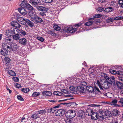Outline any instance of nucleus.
Segmentation results:
<instances>
[{
    "mask_svg": "<svg viewBox=\"0 0 123 123\" xmlns=\"http://www.w3.org/2000/svg\"><path fill=\"white\" fill-rule=\"evenodd\" d=\"M103 80L105 81V82L102 84V86H101V83H100L98 80H97V83L101 89L104 91L103 88L106 89L109 88L110 87V84L107 82H105V80H104V79H103Z\"/></svg>",
    "mask_w": 123,
    "mask_h": 123,
    "instance_id": "f257e3e1",
    "label": "nucleus"
},
{
    "mask_svg": "<svg viewBox=\"0 0 123 123\" xmlns=\"http://www.w3.org/2000/svg\"><path fill=\"white\" fill-rule=\"evenodd\" d=\"M66 116L71 119L74 117L76 115L75 111H73L69 110L65 114Z\"/></svg>",
    "mask_w": 123,
    "mask_h": 123,
    "instance_id": "f03ea898",
    "label": "nucleus"
},
{
    "mask_svg": "<svg viewBox=\"0 0 123 123\" xmlns=\"http://www.w3.org/2000/svg\"><path fill=\"white\" fill-rule=\"evenodd\" d=\"M63 29L65 32H69L71 33L74 32L77 30V29L76 28H72L71 27H68V26H66L64 28H63Z\"/></svg>",
    "mask_w": 123,
    "mask_h": 123,
    "instance_id": "7ed1b4c3",
    "label": "nucleus"
},
{
    "mask_svg": "<svg viewBox=\"0 0 123 123\" xmlns=\"http://www.w3.org/2000/svg\"><path fill=\"white\" fill-rule=\"evenodd\" d=\"M65 111L63 109H60L57 111L55 113V115L56 116L61 117L65 113Z\"/></svg>",
    "mask_w": 123,
    "mask_h": 123,
    "instance_id": "20e7f679",
    "label": "nucleus"
},
{
    "mask_svg": "<svg viewBox=\"0 0 123 123\" xmlns=\"http://www.w3.org/2000/svg\"><path fill=\"white\" fill-rule=\"evenodd\" d=\"M36 8L38 10L42 12H46L49 9L48 8L42 6H37L36 7Z\"/></svg>",
    "mask_w": 123,
    "mask_h": 123,
    "instance_id": "39448f33",
    "label": "nucleus"
},
{
    "mask_svg": "<svg viewBox=\"0 0 123 123\" xmlns=\"http://www.w3.org/2000/svg\"><path fill=\"white\" fill-rule=\"evenodd\" d=\"M28 14L30 16L31 18V20L33 22H34V19L37 16L32 11H29Z\"/></svg>",
    "mask_w": 123,
    "mask_h": 123,
    "instance_id": "423d86ee",
    "label": "nucleus"
},
{
    "mask_svg": "<svg viewBox=\"0 0 123 123\" xmlns=\"http://www.w3.org/2000/svg\"><path fill=\"white\" fill-rule=\"evenodd\" d=\"M39 0H30L29 2L34 7H36L39 5Z\"/></svg>",
    "mask_w": 123,
    "mask_h": 123,
    "instance_id": "0eeeda50",
    "label": "nucleus"
},
{
    "mask_svg": "<svg viewBox=\"0 0 123 123\" xmlns=\"http://www.w3.org/2000/svg\"><path fill=\"white\" fill-rule=\"evenodd\" d=\"M101 76L104 77L105 79L106 80L107 82L108 83L111 84L112 83V81L111 80V78H110L108 76H107V74L105 73H103L101 74Z\"/></svg>",
    "mask_w": 123,
    "mask_h": 123,
    "instance_id": "6e6552de",
    "label": "nucleus"
},
{
    "mask_svg": "<svg viewBox=\"0 0 123 123\" xmlns=\"http://www.w3.org/2000/svg\"><path fill=\"white\" fill-rule=\"evenodd\" d=\"M103 111L102 110H99L98 111V112L97 113L99 116V119L100 120H103L104 118L105 117L103 115Z\"/></svg>",
    "mask_w": 123,
    "mask_h": 123,
    "instance_id": "1a4fd4ad",
    "label": "nucleus"
},
{
    "mask_svg": "<svg viewBox=\"0 0 123 123\" xmlns=\"http://www.w3.org/2000/svg\"><path fill=\"white\" fill-rule=\"evenodd\" d=\"M18 20L21 24L25 25L26 23L27 19H25V18L23 17H19L18 18Z\"/></svg>",
    "mask_w": 123,
    "mask_h": 123,
    "instance_id": "9d476101",
    "label": "nucleus"
},
{
    "mask_svg": "<svg viewBox=\"0 0 123 123\" xmlns=\"http://www.w3.org/2000/svg\"><path fill=\"white\" fill-rule=\"evenodd\" d=\"M62 104L61 103L58 104L57 106H55L54 107L52 108H51L50 109H48V112L51 113L52 112L54 113L56 111V109L57 108H58L60 106V105Z\"/></svg>",
    "mask_w": 123,
    "mask_h": 123,
    "instance_id": "9b49d317",
    "label": "nucleus"
},
{
    "mask_svg": "<svg viewBox=\"0 0 123 123\" xmlns=\"http://www.w3.org/2000/svg\"><path fill=\"white\" fill-rule=\"evenodd\" d=\"M2 47L3 48V49L7 50L8 51H11V49L9 46L8 45L7 43H4L2 44Z\"/></svg>",
    "mask_w": 123,
    "mask_h": 123,
    "instance_id": "f8f14e48",
    "label": "nucleus"
},
{
    "mask_svg": "<svg viewBox=\"0 0 123 123\" xmlns=\"http://www.w3.org/2000/svg\"><path fill=\"white\" fill-rule=\"evenodd\" d=\"M18 11L21 14L24 15H25L27 13L26 11L23 7L19 8Z\"/></svg>",
    "mask_w": 123,
    "mask_h": 123,
    "instance_id": "ddd939ff",
    "label": "nucleus"
},
{
    "mask_svg": "<svg viewBox=\"0 0 123 123\" xmlns=\"http://www.w3.org/2000/svg\"><path fill=\"white\" fill-rule=\"evenodd\" d=\"M98 114L97 113L93 112L91 115V118L94 120L99 118V116Z\"/></svg>",
    "mask_w": 123,
    "mask_h": 123,
    "instance_id": "4468645a",
    "label": "nucleus"
},
{
    "mask_svg": "<svg viewBox=\"0 0 123 123\" xmlns=\"http://www.w3.org/2000/svg\"><path fill=\"white\" fill-rule=\"evenodd\" d=\"M11 25L14 27L17 28H20V25L16 22H12L11 23Z\"/></svg>",
    "mask_w": 123,
    "mask_h": 123,
    "instance_id": "2eb2a0df",
    "label": "nucleus"
},
{
    "mask_svg": "<svg viewBox=\"0 0 123 123\" xmlns=\"http://www.w3.org/2000/svg\"><path fill=\"white\" fill-rule=\"evenodd\" d=\"M78 90L81 92L83 93H85L86 91V89L83 86H79L77 87Z\"/></svg>",
    "mask_w": 123,
    "mask_h": 123,
    "instance_id": "dca6fc26",
    "label": "nucleus"
},
{
    "mask_svg": "<svg viewBox=\"0 0 123 123\" xmlns=\"http://www.w3.org/2000/svg\"><path fill=\"white\" fill-rule=\"evenodd\" d=\"M43 21V20L40 17L37 16L34 19V23L37 22V23H41Z\"/></svg>",
    "mask_w": 123,
    "mask_h": 123,
    "instance_id": "f3484780",
    "label": "nucleus"
},
{
    "mask_svg": "<svg viewBox=\"0 0 123 123\" xmlns=\"http://www.w3.org/2000/svg\"><path fill=\"white\" fill-rule=\"evenodd\" d=\"M61 92L63 93V95H64L65 97H69L70 95L69 94V92L67 90L63 89L62 90Z\"/></svg>",
    "mask_w": 123,
    "mask_h": 123,
    "instance_id": "a211bd4d",
    "label": "nucleus"
},
{
    "mask_svg": "<svg viewBox=\"0 0 123 123\" xmlns=\"http://www.w3.org/2000/svg\"><path fill=\"white\" fill-rule=\"evenodd\" d=\"M19 42L22 44L25 45L27 42V41L25 38H22L19 39Z\"/></svg>",
    "mask_w": 123,
    "mask_h": 123,
    "instance_id": "6ab92c4d",
    "label": "nucleus"
},
{
    "mask_svg": "<svg viewBox=\"0 0 123 123\" xmlns=\"http://www.w3.org/2000/svg\"><path fill=\"white\" fill-rule=\"evenodd\" d=\"M92 113V110L91 109L88 108L86 110V115L91 116Z\"/></svg>",
    "mask_w": 123,
    "mask_h": 123,
    "instance_id": "aec40b11",
    "label": "nucleus"
},
{
    "mask_svg": "<svg viewBox=\"0 0 123 123\" xmlns=\"http://www.w3.org/2000/svg\"><path fill=\"white\" fill-rule=\"evenodd\" d=\"M40 115H39L37 111L36 112L31 116V117L34 119H36L39 118Z\"/></svg>",
    "mask_w": 123,
    "mask_h": 123,
    "instance_id": "412c9836",
    "label": "nucleus"
},
{
    "mask_svg": "<svg viewBox=\"0 0 123 123\" xmlns=\"http://www.w3.org/2000/svg\"><path fill=\"white\" fill-rule=\"evenodd\" d=\"M11 30L12 34H14L15 35H17L18 34L19 29L15 28H14L12 30Z\"/></svg>",
    "mask_w": 123,
    "mask_h": 123,
    "instance_id": "4be33fe9",
    "label": "nucleus"
},
{
    "mask_svg": "<svg viewBox=\"0 0 123 123\" xmlns=\"http://www.w3.org/2000/svg\"><path fill=\"white\" fill-rule=\"evenodd\" d=\"M86 89L88 91L91 92L94 91V89L92 86H87L86 87Z\"/></svg>",
    "mask_w": 123,
    "mask_h": 123,
    "instance_id": "5701e85b",
    "label": "nucleus"
},
{
    "mask_svg": "<svg viewBox=\"0 0 123 123\" xmlns=\"http://www.w3.org/2000/svg\"><path fill=\"white\" fill-rule=\"evenodd\" d=\"M83 115L84 112L81 110L78 111L77 116L78 117L80 118H81L83 117Z\"/></svg>",
    "mask_w": 123,
    "mask_h": 123,
    "instance_id": "b1692460",
    "label": "nucleus"
},
{
    "mask_svg": "<svg viewBox=\"0 0 123 123\" xmlns=\"http://www.w3.org/2000/svg\"><path fill=\"white\" fill-rule=\"evenodd\" d=\"M28 116L27 114H26L21 119V122H24L25 123L27 122V119H28Z\"/></svg>",
    "mask_w": 123,
    "mask_h": 123,
    "instance_id": "393cba45",
    "label": "nucleus"
},
{
    "mask_svg": "<svg viewBox=\"0 0 123 123\" xmlns=\"http://www.w3.org/2000/svg\"><path fill=\"white\" fill-rule=\"evenodd\" d=\"M116 84L118 87L121 89L123 88V84L121 83L118 81H117L116 82Z\"/></svg>",
    "mask_w": 123,
    "mask_h": 123,
    "instance_id": "a878e982",
    "label": "nucleus"
},
{
    "mask_svg": "<svg viewBox=\"0 0 123 123\" xmlns=\"http://www.w3.org/2000/svg\"><path fill=\"white\" fill-rule=\"evenodd\" d=\"M7 50H8L4 49H2L0 51L1 54L4 56L6 55Z\"/></svg>",
    "mask_w": 123,
    "mask_h": 123,
    "instance_id": "bb28decb",
    "label": "nucleus"
},
{
    "mask_svg": "<svg viewBox=\"0 0 123 123\" xmlns=\"http://www.w3.org/2000/svg\"><path fill=\"white\" fill-rule=\"evenodd\" d=\"M43 94L46 96H49L51 95L52 93L50 92L45 91L43 92Z\"/></svg>",
    "mask_w": 123,
    "mask_h": 123,
    "instance_id": "cd10ccee",
    "label": "nucleus"
},
{
    "mask_svg": "<svg viewBox=\"0 0 123 123\" xmlns=\"http://www.w3.org/2000/svg\"><path fill=\"white\" fill-rule=\"evenodd\" d=\"M27 4L25 0H24L21 2V3L20 4V5L23 8L24 7L25 8Z\"/></svg>",
    "mask_w": 123,
    "mask_h": 123,
    "instance_id": "c85d7f7f",
    "label": "nucleus"
},
{
    "mask_svg": "<svg viewBox=\"0 0 123 123\" xmlns=\"http://www.w3.org/2000/svg\"><path fill=\"white\" fill-rule=\"evenodd\" d=\"M20 36L18 34L17 35H12L13 39L16 40H19L20 39Z\"/></svg>",
    "mask_w": 123,
    "mask_h": 123,
    "instance_id": "c756f323",
    "label": "nucleus"
},
{
    "mask_svg": "<svg viewBox=\"0 0 123 123\" xmlns=\"http://www.w3.org/2000/svg\"><path fill=\"white\" fill-rule=\"evenodd\" d=\"M25 8L28 9L29 10V11H32L34 9L32 6H31L30 4L28 3H27L26 5V6Z\"/></svg>",
    "mask_w": 123,
    "mask_h": 123,
    "instance_id": "7c9ffc66",
    "label": "nucleus"
},
{
    "mask_svg": "<svg viewBox=\"0 0 123 123\" xmlns=\"http://www.w3.org/2000/svg\"><path fill=\"white\" fill-rule=\"evenodd\" d=\"M39 115H40L45 114L46 112V111L45 109L42 110L37 111Z\"/></svg>",
    "mask_w": 123,
    "mask_h": 123,
    "instance_id": "2f4dec72",
    "label": "nucleus"
},
{
    "mask_svg": "<svg viewBox=\"0 0 123 123\" xmlns=\"http://www.w3.org/2000/svg\"><path fill=\"white\" fill-rule=\"evenodd\" d=\"M26 21V23L30 27H32L34 25V23L29 19H27V21Z\"/></svg>",
    "mask_w": 123,
    "mask_h": 123,
    "instance_id": "473e14b6",
    "label": "nucleus"
},
{
    "mask_svg": "<svg viewBox=\"0 0 123 123\" xmlns=\"http://www.w3.org/2000/svg\"><path fill=\"white\" fill-rule=\"evenodd\" d=\"M18 34H20L23 36H25L26 34V32L25 31L22 29H19Z\"/></svg>",
    "mask_w": 123,
    "mask_h": 123,
    "instance_id": "72a5a7b5",
    "label": "nucleus"
},
{
    "mask_svg": "<svg viewBox=\"0 0 123 123\" xmlns=\"http://www.w3.org/2000/svg\"><path fill=\"white\" fill-rule=\"evenodd\" d=\"M112 8L111 7H107L105 8V12H111Z\"/></svg>",
    "mask_w": 123,
    "mask_h": 123,
    "instance_id": "f704fd0d",
    "label": "nucleus"
},
{
    "mask_svg": "<svg viewBox=\"0 0 123 123\" xmlns=\"http://www.w3.org/2000/svg\"><path fill=\"white\" fill-rule=\"evenodd\" d=\"M114 20V19H113L112 18L108 17L106 19V21L107 23L113 22Z\"/></svg>",
    "mask_w": 123,
    "mask_h": 123,
    "instance_id": "c9c22d12",
    "label": "nucleus"
},
{
    "mask_svg": "<svg viewBox=\"0 0 123 123\" xmlns=\"http://www.w3.org/2000/svg\"><path fill=\"white\" fill-rule=\"evenodd\" d=\"M8 73L10 75L12 76H15L16 75L15 73L12 70L8 71Z\"/></svg>",
    "mask_w": 123,
    "mask_h": 123,
    "instance_id": "e433bc0d",
    "label": "nucleus"
},
{
    "mask_svg": "<svg viewBox=\"0 0 123 123\" xmlns=\"http://www.w3.org/2000/svg\"><path fill=\"white\" fill-rule=\"evenodd\" d=\"M11 30H8V31L6 30V31L5 32V34L6 36H11L12 33Z\"/></svg>",
    "mask_w": 123,
    "mask_h": 123,
    "instance_id": "4c0bfd02",
    "label": "nucleus"
},
{
    "mask_svg": "<svg viewBox=\"0 0 123 123\" xmlns=\"http://www.w3.org/2000/svg\"><path fill=\"white\" fill-rule=\"evenodd\" d=\"M10 48L11 49V50H12L13 51H15L17 49V46L16 44H15L13 47L12 46Z\"/></svg>",
    "mask_w": 123,
    "mask_h": 123,
    "instance_id": "58836bf2",
    "label": "nucleus"
},
{
    "mask_svg": "<svg viewBox=\"0 0 123 123\" xmlns=\"http://www.w3.org/2000/svg\"><path fill=\"white\" fill-rule=\"evenodd\" d=\"M69 88L71 91V92L74 93V92L75 91L76 89H75L74 87L73 86H70L69 87Z\"/></svg>",
    "mask_w": 123,
    "mask_h": 123,
    "instance_id": "ea45409f",
    "label": "nucleus"
},
{
    "mask_svg": "<svg viewBox=\"0 0 123 123\" xmlns=\"http://www.w3.org/2000/svg\"><path fill=\"white\" fill-rule=\"evenodd\" d=\"M54 29L57 31H59L60 29V27L58 25L55 24L54 26Z\"/></svg>",
    "mask_w": 123,
    "mask_h": 123,
    "instance_id": "a19ab883",
    "label": "nucleus"
},
{
    "mask_svg": "<svg viewBox=\"0 0 123 123\" xmlns=\"http://www.w3.org/2000/svg\"><path fill=\"white\" fill-rule=\"evenodd\" d=\"M21 91L23 92L27 93L29 91V89L25 88L21 89Z\"/></svg>",
    "mask_w": 123,
    "mask_h": 123,
    "instance_id": "79ce46f5",
    "label": "nucleus"
},
{
    "mask_svg": "<svg viewBox=\"0 0 123 123\" xmlns=\"http://www.w3.org/2000/svg\"><path fill=\"white\" fill-rule=\"evenodd\" d=\"M118 111L116 109L113 110L112 112V114L114 116L117 115L118 114Z\"/></svg>",
    "mask_w": 123,
    "mask_h": 123,
    "instance_id": "37998d69",
    "label": "nucleus"
},
{
    "mask_svg": "<svg viewBox=\"0 0 123 123\" xmlns=\"http://www.w3.org/2000/svg\"><path fill=\"white\" fill-rule=\"evenodd\" d=\"M40 95V93L37 92H34L32 94V96L33 97H35L38 96Z\"/></svg>",
    "mask_w": 123,
    "mask_h": 123,
    "instance_id": "c03bdc74",
    "label": "nucleus"
},
{
    "mask_svg": "<svg viewBox=\"0 0 123 123\" xmlns=\"http://www.w3.org/2000/svg\"><path fill=\"white\" fill-rule=\"evenodd\" d=\"M104 114H105V116L107 117H110V111H105V113H104Z\"/></svg>",
    "mask_w": 123,
    "mask_h": 123,
    "instance_id": "a18cd8bd",
    "label": "nucleus"
},
{
    "mask_svg": "<svg viewBox=\"0 0 123 123\" xmlns=\"http://www.w3.org/2000/svg\"><path fill=\"white\" fill-rule=\"evenodd\" d=\"M93 23V22L92 21H90L88 22L85 23V25L87 26H90L92 25Z\"/></svg>",
    "mask_w": 123,
    "mask_h": 123,
    "instance_id": "49530a36",
    "label": "nucleus"
},
{
    "mask_svg": "<svg viewBox=\"0 0 123 123\" xmlns=\"http://www.w3.org/2000/svg\"><path fill=\"white\" fill-rule=\"evenodd\" d=\"M123 18V17L122 16H118L115 17L114 18V20H121Z\"/></svg>",
    "mask_w": 123,
    "mask_h": 123,
    "instance_id": "de8ad7c7",
    "label": "nucleus"
},
{
    "mask_svg": "<svg viewBox=\"0 0 123 123\" xmlns=\"http://www.w3.org/2000/svg\"><path fill=\"white\" fill-rule=\"evenodd\" d=\"M104 10V8L102 7H99L97 8V10L99 12H101L102 11H103Z\"/></svg>",
    "mask_w": 123,
    "mask_h": 123,
    "instance_id": "09e8293b",
    "label": "nucleus"
},
{
    "mask_svg": "<svg viewBox=\"0 0 123 123\" xmlns=\"http://www.w3.org/2000/svg\"><path fill=\"white\" fill-rule=\"evenodd\" d=\"M53 1V0H43V1L44 2L46 3H50Z\"/></svg>",
    "mask_w": 123,
    "mask_h": 123,
    "instance_id": "8fccbe9b",
    "label": "nucleus"
},
{
    "mask_svg": "<svg viewBox=\"0 0 123 123\" xmlns=\"http://www.w3.org/2000/svg\"><path fill=\"white\" fill-rule=\"evenodd\" d=\"M37 39L42 42H43L44 40V39L41 37H37Z\"/></svg>",
    "mask_w": 123,
    "mask_h": 123,
    "instance_id": "3c124183",
    "label": "nucleus"
},
{
    "mask_svg": "<svg viewBox=\"0 0 123 123\" xmlns=\"http://www.w3.org/2000/svg\"><path fill=\"white\" fill-rule=\"evenodd\" d=\"M18 99L19 100L23 101L24 100L22 98L21 96L20 95H18L17 96Z\"/></svg>",
    "mask_w": 123,
    "mask_h": 123,
    "instance_id": "603ef678",
    "label": "nucleus"
},
{
    "mask_svg": "<svg viewBox=\"0 0 123 123\" xmlns=\"http://www.w3.org/2000/svg\"><path fill=\"white\" fill-rule=\"evenodd\" d=\"M13 80L15 82H17L18 81L19 79L18 77H14L13 78Z\"/></svg>",
    "mask_w": 123,
    "mask_h": 123,
    "instance_id": "864d4df0",
    "label": "nucleus"
},
{
    "mask_svg": "<svg viewBox=\"0 0 123 123\" xmlns=\"http://www.w3.org/2000/svg\"><path fill=\"white\" fill-rule=\"evenodd\" d=\"M94 70L92 68H90L89 70V72L90 74H93Z\"/></svg>",
    "mask_w": 123,
    "mask_h": 123,
    "instance_id": "5fc2aeb1",
    "label": "nucleus"
},
{
    "mask_svg": "<svg viewBox=\"0 0 123 123\" xmlns=\"http://www.w3.org/2000/svg\"><path fill=\"white\" fill-rule=\"evenodd\" d=\"M118 123L117 119L116 118H114L112 120V122L111 123Z\"/></svg>",
    "mask_w": 123,
    "mask_h": 123,
    "instance_id": "6e6d98bb",
    "label": "nucleus"
},
{
    "mask_svg": "<svg viewBox=\"0 0 123 123\" xmlns=\"http://www.w3.org/2000/svg\"><path fill=\"white\" fill-rule=\"evenodd\" d=\"M80 84L82 86H86L87 85V83L85 81H82Z\"/></svg>",
    "mask_w": 123,
    "mask_h": 123,
    "instance_id": "4d7b16f0",
    "label": "nucleus"
},
{
    "mask_svg": "<svg viewBox=\"0 0 123 123\" xmlns=\"http://www.w3.org/2000/svg\"><path fill=\"white\" fill-rule=\"evenodd\" d=\"M5 59L7 63H9L10 61V59L7 57H6L5 58Z\"/></svg>",
    "mask_w": 123,
    "mask_h": 123,
    "instance_id": "13d9d810",
    "label": "nucleus"
},
{
    "mask_svg": "<svg viewBox=\"0 0 123 123\" xmlns=\"http://www.w3.org/2000/svg\"><path fill=\"white\" fill-rule=\"evenodd\" d=\"M102 16V15L101 14H97L95 15V17L96 18H99Z\"/></svg>",
    "mask_w": 123,
    "mask_h": 123,
    "instance_id": "bf43d9fd",
    "label": "nucleus"
},
{
    "mask_svg": "<svg viewBox=\"0 0 123 123\" xmlns=\"http://www.w3.org/2000/svg\"><path fill=\"white\" fill-rule=\"evenodd\" d=\"M118 2L119 4L122 5L123 4V0H119Z\"/></svg>",
    "mask_w": 123,
    "mask_h": 123,
    "instance_id": "052dcab7",
    "label": "nucleus"
},
{
    "mask_svg": "<svg viewBox=\"0 0 123 123\" xmlns=\"http://www.w3.org/2000/svg\"><path fill=\"white\" fill-rule=\"evenodd\" d=\"M16 87L18 88H20L21 87V86L20 84L17 83L16 85Z\"/></svg>",
    "mask_w": 123,
    "mask_h": 123,
    "instance_id": "680f3d73",
    "label": "nucleus"
},
{
    "mask_svg": "<svg viewBox=\"0 0 123 123\" xmlns=\"http://www.w3.org/2000/svg\"><path fill=\"white\" fill-rule=\"evenodd\" d=\"M89 106H92V107H93V106H97V107H98V106H99V105H95V104H91L90 105H89Z\"/></svg>",
    "mask_w": 123,
    "mask_h": 123,
    "instance_id": "e2e57ef3",
    "label": "nucleus"
},
{
    "mask_svg": "<svg viewBox=\"0 0 123 123\" xmlns=\"http://www.w3.org/2000/svg\"><path fill=\"white\" fill-rule=\"evenodd\" d=\"M117 101L116 99H114L112 101V103L113 104H116L117 103Z\"/></svg>",
    "mask_w": 123,
    "mask_h": 123,
    "instance_id": "0e129e2a",
    "label": "nucleus"
},
{
    "mask_svg": "<svg viewBox=\"0 0 123 123\" xmlns=\"http://www.w3.org/2000/svg\"><path fill=\"white\" fill-rule=\"evenodd\" d=\"M82 70L81 72V73L82 74H85V70L83 68H82Z\"/></svg>",
    "mask_w": 123,
    "mask_h": 123,
    "instance_id": "69168bd1",
    "label": "nucleus"
},
{
    "mask_svg": "<svg viewBox=\"0 0 123 123\" xmlns=\"http://www.w3.org/2000/svg\"><path fill=\"white\" fill-rule=\"evenodd\" d=\"M44 12H40V15L43 17L44 16L46 15L44 13Z\"/></svg>",
    "mask_w": 123,
    "mask_h": 123,
    "instance_id": "338daca9",
    "label": "nucleus"
},
{
    "mask_svg": "<svg viewBox=\"0 0 123 123\" xmlns=\"http://www.w3.org/2000/svg\"><path fill=\"white\" fill-rule=\"evenodd\" d=\"M119 102L122 104V106L123 107V98L121 99Z\"/></svg>",
    "mask_w": 123,
    "mask_h": 123,
    "instance_id": "774afa93",
    "label": "nucleus"
}]
</instances>
